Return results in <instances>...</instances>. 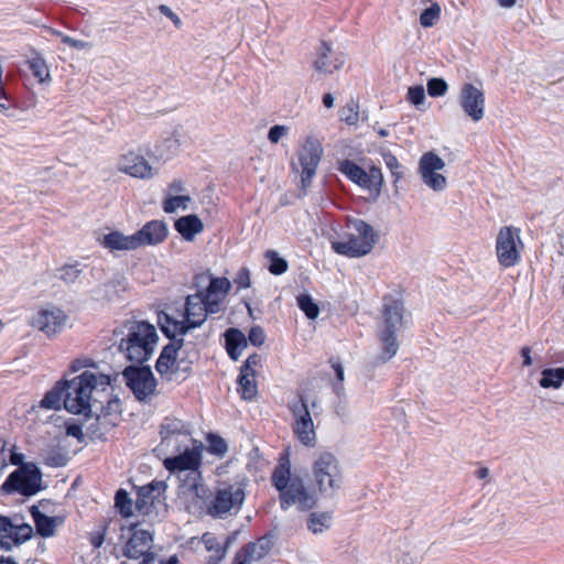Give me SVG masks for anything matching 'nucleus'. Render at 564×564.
Returning <instances> with one entry per match:
<instances>
[{"label": "nucleus", "mask_w": 564, "mask_h": 564, "mask_svg": "<svg viewBox=\"0 0 564 564\" xmlns=\"http://www.w3.org/2000/svg\"><path fill=\"white\" fill-rule=\"evenodd\" d=\"M177 445V454L166 457L163 465L171 474L181 478L182 473H187L183 480L182 488L191 495L202 498L205 494L203 485L200 466L203 459V443L194 440L189 435H184Z\"/></svg>", "instance_id": "nucleus-1"}, {"label": "nucleus", "mask_w": 564, "mask_h": 564, "mask_svg": "<svg viewBox=\"0 0 564 564\" xmlns=\"http://www.w3.org/2000/svg\"><path fill=\"white\" fill-rule=\"evenodd\" d=\"M110 381V376L89 370L69 381H64V408L69 413L89 415L93 392L99 389L105 390Z\"/></svg>", "instance_id": "nucleus-2"}, {"label": "nucleus", "mask_w": 564, "mask_h": 564, "mask_svg": "<svg viewBox=\"0 0 564 564\" xmlns=\"http://www.w3.org/2000/svg\"><path fill=\"white\" fill-rule=\"evenodd\" d=\"M115 334L120 336L118 350L132 362L123 370V379L135 399L141 401V322L127 321Z\"/></svg>", "instance_id": "nucleus-3"}, {"label": "nucleus", "mask_w": 564, "mask_h": 564, "mask_svg": "<svg viewBox=\"0 0 564 564\" xmlns=\"http://www.w3.org/2000/svg\"><path fill=\"white\" fill-rule=\"evenodd\" d=\"M271 481L280 492L282 510H288L291 506L296 505L300 510L305 511L316 506V497L306 489L303 480L291 476L289 459H281L272 473Z\"/></svg>", "instance_id": "nucleus-4"}, {"label": "nucleus", "mask_w": 564, "mask_h": 564, "mask_svg": "<svg viewBox=\"0 0 564 564\" xmlns=\"http://www.w3.org/2000/svg\"><path fill=\"white\" fill-rule=\"evenodd\" d=\"M203 299V291L186 296L184 313L174 316L162 313L159 315L161 330L167 338L183 337L191 329L200 327L208 315Z\"/></svg>", "instance_id": "nucleus-5"}, {"label": "nucleus", "mask_w": 564, "mask_h": 564, "mask_svg": "<svg viewBox=\"0 0 564 564\" xmlns=\"http://www.w3.org/2000/svg\"><path fill=\"white\" fill-rule=\"evenodd\" d=\"M248 480L242 477L234 482H221L207 503L206 512L214 519L236 516L246 500Z\"/></svg>", "instance_id": "nucleus-6"}, {"label": "nucleus", "mask_w": 564, "mask_h": 564, "mask_svg": "<svg viewBox=\"0 0 564 564\" xmlns=\"http://www.w3.org/2000/svg\"><path fill=\"white\" fill-rule=\"evenodd\" d=\"M135 501L129 498L124 489L116 492L115 506L120 514L127 520L121 525L120 538L126 543V555L130 558L139 560L141 557V529L139 522H131L129 519L133 516V506L141 510V487H134Z\"/></svg>", "instance_id": "nucleus-7"}, {"label": "nucleus", "mask_w": 564, "mask_h": 564, "mask_svg": "<svg viewBox=\"0 0 564 564\" xmlns=\"http://www.w3.org/2000/svg\"><path fill=\"white\" fill-rule=\"evenodd\" d=\"M346 239L332 241V249L340 256L360 258L371 252L378 240L373 227L362 219L348 221Z\"/></svg>", "instance_id": "nucleus-8"}, {"label": "nucleus", "mask_w": 564, "mask_h": 564, "mask_svg": "<svg viewBox=\"0 0 564 564\" xmlns=\"http://www.w3.org/2000/svg\"><path fill=\"white\" fill-rule=\"evenodd\" d=\"M312 474L322 495L333 497L341 488L343 474L337 458L332 453L324 452L316 457Z\"/></svg>", "instance_id": "nucleus-9"}, {"label": "nucleus", "mask_w": 564, "mask_h": 564, "mask_svg": "<svg viewBox=\"0 0 564 564\" xmlns=\"http://www.w3.org/2000/svg\"><path fill=\"white\" fill-rule=\"evenodd\" d=\"M42 473L33 463H25L11 473L2 484L4 492H19L23 496H33L41 489Z\"/></svg>", "instance_id": "nucleus-10"}, {"label": "nucleus", "mask_w": 564, "mask_h": 564, "mask_svg": "<svg viewBox=\"0 0 564 564\" xmlns=\"http://www.w3.org/2000/svg\"><path fill=\"white\" fill-rule=\"evenodd\" d=\"M522 240L520 229L513 226L502 227L496 239V253L500 265L511 268L521 260Z\"/></svg>", "instance_id": "nucleus-11"}, {"label": "nucleus", "mask_w": 564, "mask_h": 564, "mask_svg": "<svg viewBox=\"0 0 564 564\" xmlns=\"http://www.w3.org/2000/svg\"><path fill=\"white\" fill-rule=\"evenodd\" d=\"M166 487L165 481H152L150 485L143 486V522H156L165 517L167 512Z\"/></svg>", "instance_id": "nucleus-12"}, {"label": "nucleus", "mask_w": 564, "mask_h": 564, "mask_svg": "<svg viewBox=\"0 0 564 564\" xmlns=\"http://www.w3.org/2000/svg\"><path fill=\"white\" fill-rule=\"evenodd\" d=\"M338 171L343 173L349 181L365 189L375 188L380 191L383 184V175L379 167L372 166L369 172L359 166L351 160H341L338 162Z\"/></svg>", "instance_id": "nucleus-13"}, {"label": "nucleus", "mask_w": 564, "mask_h": 564, "mask_svg": "<svg viewBox=\"0 0 564 564\" xmlns=\"http://www.w3.org/2000/svg\"><path fill=\"white\" fill-rule=\"evenodd\" d=\"M178 140L174 137H166L155 143L147 152L149 160L143 158V178H151L156 175L166 161L171 160L178 149Z\"/></svg>", "instance_id": "nucleus-14"}, {"label": "nucleus", "mask_w": 564, "mask_h": 564, "mask_svg": "<svg viewBox=\"0 0 564 564\" xmlns=\"http://www.w3.org/2000/svg\"><path fill=\"white\" fill-rule=\"evenodd\" d=\"M445 169L444 160L430 151L424 153L419 162V173L423 183L435 192H442L447 185L446 177L440 173Z\"/></svg>", "instance_id": "nucleus-15"}, {"label": "nucleus", "mask_w": 564, "mask_h": 564, "mask_svg": "<svg viewBox=\"0 0 564 564\" xmlns=\"http://www.w3.org/2000/svg\"><path fill=\"white\" fill-rule=\"evenodd\" d=\"M66 313L57 306L41 307L31 318L30 324L34 328L52 337L61 333L67 323Z\"/></svg>", "instance_id": "nucleus-16"}, {"label": "nucleus", "mask_w": 564, "mask_h": 564, "mask_svg": "<svg viewBox=\"0 0 564 564\" xmlns=\"http://www.w3.org/2000/svg\"><path fill=\"white\" fill-rule=\"evenodd\" d=\"M459 106L467 117L478 122L485 116V94L481 88L466 83L459 93Z\"/></svg>", "instance_id": "nucleus-17"}, {"label": "nucleus", "mask_w": 564, "mask_h": 564, "mask_svg": "<svg viewBox=\"0 0 564 564\" xmlns=\"http://www.w3.org/2000/svg\"><path fill=\"white\" fill-rule=\"evenodd\" d=\"M98 243L109 252L132 251L141 246V229L132 235H124L119 230H111L97 238Z\"/></svg>", "instance_id": "nucleus-18"}, {"label": "nucleus", "mask_w": 564, "mask_h": 564, "mask_svg": "<svg viewBox=\"0 0 564 564\" xmlns=\"http://www.w3.org/2000/svg\"><path fill=\"white\" fill-rule=\"evenodd\" d=\"M33 529L29 524H15L9 518L0 516V547L11 550L29 540Z\"/></svg>", "instance_id": "nucleus-19"}, {"label": "nucleus", "mask_w": 564, "mask_h": 564, "mask_svg": "<svg viewBox=\"0 0 564 564\" xmlns=\"http://www.w3.org/2000/svg\"><path fill=\"white\" fill-rule=\"evenodd\" d=\"M170 339L171 341L163 347L155 364L156 371L167 381H171L177 371V354L184 343L183 337Z\"/></svg>", "instance_id": "nucleus-20"}, {"label": "nucleus", "mask_w": 564, "mask_h": 564, "mask_svg": "<svg viewBox=\"0 0 564 564\" xmlns=\"http://www.w3.org/2000/svg\"><path fill=\"white\" fill-rule=\"evenodd\" d=\"M345 64V55L341 52L334 51L329 43L322 42L316 48V57L313 67L322 74H332Z\"/></svg>", "instance_id": "nucleus-21"}, {"label": "nucleus", "mask_w": 564, "mask_h": 564, "mask_svg": "<svg viewBox=\"0 0 564 564\" xmlns=\"http://www.w3.org/2000/svg\"><path fill=\"white\" fill-rule=\"evenodd\" d=\"M403 303L392 296H384L382 303L381 329L399 332L403 325Z\"/></svg>", "instance_id": "nucleus-22"}, {"label": "nucleus", "mask_w": 564, "mask_h": 564, "mask_svg": "<svg viewBox=\"0 0 564 564\" xmlns=\"http://www.w3.org/2000/svg\"><path fill=\"white\" fill-rule=\"evenodd\" d=\"M322 153L323 149L319 141L312 137L307 138L300 153V164L302 169L308 171V175L312 171L317 170Z\"/></svg>", "instance_id": "nucleus-23"}, {"label": "nucleus", "mask_w": 564, "mask_h": 564, "mask_svg": "<svg viewBox=\"0 0 564 564\" xmlns=\"http://www.w3.org/2000/svg\"><path fill=\"white\" fill-rule=\"evenodd\" d=\"M226 350L232 360H238L247 347V338L238 328H228L225 334Z\"/></svg>", "instance_id": "nucleus-24"}, {"label": "nucleus", "mask_w": 564, "mask_h": 564, "mask_svg": "<svg viewBox=\"0 0 564 564\" xmlns=\"http://www.w3.org/2000/svg\"><path fill=\"white\" fill-rule=\"evenodd\" d=\"M174 227L187 241L193 240L194 237L204 229L202 220L196 215H187L178 218Z\"/></svg>", "instance_id": "nucleus-25"}, {"label": "nucleus", "mask_w": 564, "mask_h": 564, "mask_svg": "<svg viewBox=\"0 0 564 564\" xmlns=\"http://www.w3.org/2000/svg\"><path fill=\"white\" fill-rule=\"evenodd\" d=\"M397 333L394 330L379 329L378 338L380 343V359L388 361L394 357L399 349V343L397 340Z\"/></svg>", "instance_id": "nucleus-26"}, {"label": "nucleus", "mask_w": 564, "mask_h": 564, "mask_svg": "<svg viewBox=\"0 0 564 564\" xmlns=\"http://www.w3.org/2000/svg\"><path fill=\"white\" fill-rule=\"evenodd\" d=\"M163 441H175V444H180L184 435H189L185 424L177 419H165L161 425L160 431Z\"/></svg>", "instance_id": "nucleus-27"}, {"label": "nucleus", "mask_w": 564, "mask_h": 564, "mask_svg": "<svg viewBox=\"0 0 564 564\" xmlns=\"http://www.w3.org/2000/svg\"><path fill=\"white\" fill-rule=\"evenodd\" d=\"M167 226L161 220H152L143 225V245H158L167 237Z\"/></svg>", "instance_id": "nucleus-28"}, {"label": "nucleus", "mask_w": 564, "mask_h": 564, "mask_svg": "<svg viewBox=\"0 0 564 564\" xmlns=\"http://www.w3.org/2000/svg\"><path fill=\"white\" fill-rule=\"evenodd\" d=\"M28 65L40 84L48 85L52 82L50 66L43 56L34 54L28 59Z\"/></svg>", "instance_id": "nucleus-29"}, {"label": "nucleus", "mask_w": 564, "mask_h": 564, "mask_svg": "<svg viewBox=\"0 0 564 564\" xmlns=\"http://www.w3.org/2000/svg\"><path fill=\"white\" fill-rule=\"evenodd\" d=\"M32 517L37 533L41 536H52L57 525V519L42 513L37 508H32Z\"/></svg>", "instance_id": "nucleus-30"}, {"label": "nucleus", "mask_w": 564, "mask_h": 564, "mask_svg": "<svg viewBox=\"0 0 564 564\" xmlns=\"http://www.w3.org/2000/svg\"><path fill=\"white\" fill-rule=\"evenodd\" d=\"M564 382V368H545L541 372L540 387L544 389H560Z\"/></svg>", "instance_id": "nucleus-31"}, {"label": "nucleus", "mask_w": 564, "mask_h": 564, "mask_svg": "<svg viewBox=\"0 0 564 564\" xmlns=\"http://www.w3.org/2000/svg\"><path fill=\"white\" fill-rule=\"evenodd\" d=\"M271 547V542L267 538L259 539L254 543H249L241 556L249 562L262 558L268 554Z\"/></svg>", "instance_id": "nucleus-32"}, {"label": "nucleus", "mask_w": 564, "mask_h": 564, "mask_svg": "<svg viewBox=\"0 0 564 564\" xmlns=\"http://www.w3.org/2000/svg\"><path fill=\"white\" fill-rule=\"evenodd\" d=\"M119 170L133 177L141 176V156L137 152H129L119 161Z\"/></svg>", "instance_id": "nucleus-33"}, {"label": "nucleus", "mask_w": 564, "mask_h": 564, "mask_svg": "<svg viewBox=\"0 0 564 564\" xmlns=\"http://www.w3.org/2000/svg\"><path fill=\"white\" fill-rule=\"evenodd\" d=\"M332 520L330 512H312L307 518V529L314 534L322 533L330 528Z\"/></svg>", "instance_id": "nucleus-34"}, {"label": "nucleus", "mask_w": 564, "mask_h": 564, "mask_svg": "<svg viewBox=\"0 0 564 564\" xmlns=\"http://www.w3.org/2000/svg\"><path fill=\"white\" fill-rule=\"evenodd\" d=\"M238 392L245 400H252L258 392L256 383V375L252 372H241L238 377Z\"/></svg>", "instance_id": "nucleus-35"}, {"label": "nucleus", "mask_w": 564, "mask_h": 564, "mask_svg": "<svg viewBox=\"0 0 564 564\" xmlns=\"http://www.w3.org/2000/svg\"><path fill=\"white\" fill-rule=\"evenodd\" d=\"M203 543L207 551L215 552L214 555L209 556L208 564H218L225 557L226 551L214 534L205 533L203 535Z\"/></svg>", "instance_id": "nucleus-36"}, {"label": "nucleus", "mask_w": 564, "mask_h": 564, "mask_svg": "<svg viewBox=\"0 0 564 564\" xmlns=\"http://www.w3.org/2000/svg\"><path fill=\"white\" fill-rule=\"evenodd\" d=\"M289 409L293 415L294 423H310L313 422L307 402L303 397H299L296 400L289 404Z\"/></svg>", "instance_id": "nucleus-37"}, {"label": "nucleus", "mask_w": 564, "mask_h": 564, "mask_svg": "<svg viewBox=\"0 0 564 564\" xmlns=\"http://www.w3.org/2000/svg\"><path fill=\"white\" fill-rule=\"evenodd\" d=\"M64 382L56 384L51 391H48L41 401V406L48 410H58L64 401Z\"/></svg>", "instance_id": "nucleus-38"}, {"label": "nucleus", "mask_w": 564, "mask_h": 564, "mask_svg": "<svg viewBox=\"0 0 564 564\" xmlns=\"http://www.w3.org/2000/svg\"><path fill=\"white\" fill-rule=\"evenodd\" d=\"M293 431L297 440L305 446H313L315 444V430L314 423H294Z\"/></svg>", "instance_id": "nucleus-39"}, {"label": "nucleus", "mask_w": 564, "mask_h": 564, "mask_svg": "<svg viewBox=\"0 0 564 564\" xmlns=\"http://www.w3.org/2000/svg\"><path fill=\"white\" fill-rule=\"evenodd\" d=\"M189 202L191 197L188 195H166L163 202V210L167 214L186 210Z\"/></svg>", "instance_id": "nucleus-40"}, {"label": "nucleus", "mask_w": 564, "mask_h": 564, "mask_svg": "<svg viewBox=\"0 0 564 564\" xmlns=\"http://www.w3.org/2000/svg\"><path fill=\"white\" fill-rule=\"evenodd\" d=\"M296 303L299 308L305 314L308 319H316L319 315V307L314 302L313 297L303 293L296 296Z\"/></svg>", "instance_id": "nucleus-41"}, {"label": "nucleus", "mask_w": 564, "mask_h": 564, "mask_svg": "<svg viewBox=\"0 0 564 564\" xmlns=\"http://www.w3.org/2000/svg\"><path fill=\"white\" fill-rule=\"evenodd\" d=\"M441 6L436 2L423 10L420 15V24L423 28H432L441 18Z\"/></svg>", "instance_id": "nucleus-42"}, {"label": "nucleus", "mask_w": 564, "mask_h": 564, "mask_svg": "<svg viewBox=\"0 0 564 564\" xmlns=\"http://www.w3.org/2000/svg\"><path fill=\"white\" fill-rule=\"evenodd\" d=\"M265 258L269 260V271L274 275L286 272L289 265L285 259L281 258L274 250H268Z\"/></svg>", "instance_id": "nucleus-43"}, {"label": "nucleus", "mask_w": 564, "mask_h": 564, "mask_svg": "<svg viewBox=\"0 0 564 564\" xmlns=\"http://www.w3.org/2000/svg\"><path fill=\"white\" fill-rule=\"evenodd\" d=\"M360 113H359V105L350 100L347 102L341 111H340V119L346 122L349 126H355L359 121Z\"/></svg>", "instance_id": "nucleus-44"}, {"label": "nucleus", "mask_w": 564, "mask_h": 564, "mask_svg": "<svg viewBox=\"0 0 564 564\" xmlns=\"http://www.w3.org/2000/svg\"><path fill=\"white\" fill-rule=\"evenodd\" d=\"M80 272L82 269L79 268V263L65 264L57 270L56 278L67 284H70L78 279Z\"/></svg>", "instance_id": "nucleus-45"}, {"label": "nucleus", "mask_w": 564, "mask_h": 564, "mask_svg": "<svg viewBox=\"0 0 564 564\" xmlns=\"http://www.w3.org/2000/svg\"><path fill=\"white\" fill-rule=\"evenodd\" d=\"M231 289V283L227 278H212L206 289V293L219 294L226 296Z\"/></svg>", "instance_id": "nucleus-46"}, {"label": "nucleus", "mask_w": 564, "mask_h": 564, "mask_svg": "<svg viewBox=\"0 0 564 564\" xmlns=\"http://www.w3.org/2000/svg\"><path fill=\"white\" fill-rule=\"evenodd\" d=\"M206 440H207V449L210 454L221 457L227 453L228 445L223 437H220L216 434H208Z\"/></svg>", "instance_id": "nucleus-47"}, {"label": "nucleus", "mask_w": 564, "mask_h": 564, "mask_svg": "<svg viewBox=\"0 0 564 564\" xmlns=\"http://www.w3.org/2000/svg\"><path fill=\"white\" fill-rule=\"evenodd\" d=\"M383 162L387 169L391 172L394 177V182H398L403 176V167L399 163L398 159L391 152L382 153Z\"/></svg>", "instance_id": "nucleus-48"}, {"label": "nucleus", "mask_w": 564, "mask_h": 564, "mask_svg": "<svg viewBox=\"0 0 564 564\" xmlns=\"http://www.w3.org/2000/svg\"><path fill=\"white\" fill-rule=\"evenodd\" d=\"M427 94L431 97H441L444 96L448 90V85L443 78H431L426 84Z\"/></svg>", "instance_id": "nucleus-49"}, {"label": "nucleus", "mask_w": 564, "mask_h": 564, "mask_svg": "<svg viewBox=\"0 0 564 564\" xmlns=\"http://www.w3.org/2000/svg\"><path fill=\"white\" fill-rule=\"evenodd\" d=\"M158 381L149 366L143 365V400L153 394L156 390Z\"/></svg>", "instance_id": "nucleus-50"}, {"label": "nucleus", "mask_w": 564, "mask_h": 564, "mask_svg": "<svg viewBox=\"0 0 564 564\" xmlns=\"http://www.w3.org/2000/svg\"><path fill=\"white\" fill-rule=\"evenodd\" d=\"M225 297L226 296H220L219 294H214L212 296V293L203 292V299L209 314H216L220 311V305Z\"/></svg>", "instance_id": "nucleus-51"}, {"label": "nucleus", "mask_w": 564, "mask_h": 564, "mask_svg": "<svg viewBox=\"0 0 564 564\" xmlns=\"http://www.w3.org/2000/svg\"><path fill=\"white\" fill-rule=\"evenodd\" d=\"M143 327V361L148 359V354L150 352L149 346L153 343V337H156L154 327L144 322L142 324Z\"/></svg>", "instance_id": "nucleus-52"}, {"label": "nucleus", "mask_w": 564, "mask_h": 564, "mask_svg": "<svg viewBox=\"0 0 564 564\" xmlns=\"http://www.w3.org/2000/svg\"><path fill=\"white\" fill-rule=\"evenodd\" d=\"M408 99L414 106H420L425 101V90L423 86L417 85L410 87L408 90Z\"/></svg>", "instance_id": "nucleus-53"}, {"label": "nucleus", "mask_w": 564, "mask_h": 564, "mask_svg": "<svg viewBox=\"0 0 564 564\" xmlns=\"http://www.w3.org/2000/svg\"><path fill=\"white\" fill-rule=\"evenodd\" d=\"M289 132V128L286 126L275 124L270 128L268 133V139L271 143H278L283 137H285Z\"/></svg>", "instance_id": "nucleus-54"}, {"label": "nucleus", "mask_w": 564, "mask_h": 564, "mask_svg": "<svg viewBox=\"0 0 564 564\" xmlns=\"http://www.w3.org/2000/svg\"><path fill=\"white\" fill-rule=\"evenodd\" d=\"M248 340L253 346H261L265 340L264 330L260 326H253L249 332L247 341Z\"/></svg>", "instance_id": "nucleus-55"}, {"label": "nucleus", "mask_w": 564, "mask_h": 564, "mask_svg": "<svg viewBox=\"0 0 564 564\" xmlns=\"http://www.w3.org/2000/svg\"><path fill=\"white\" fill-rule=\"evenodd\" d=\"M234 282L237 284V286L239 289H247L250 286L251 284V281H250V272L247 268H241L235 279H234Z\"/></svg>", "instance_id": "nucleus-56"}, {"label": "nucleus", "mask_w": 564, "mask_h": 564, "mask_svg": "<svg viewBox=\"0 0 564 564\" xmlns=\"http://www.w3.org/2000/svg\"><path fill=\"white\" fill-rule=\"evenodd\" d=\"M260 356L257 354L250 355L245 364L241 366L240 371L241 372H252L256 375V368L260 365Z\"/></svg>", "instance_id": "nucleus-57"}, {"label": "nucleus", "mask_w": 564, "mask_h": 564, "mask_svg": "<svg viewBox=\"0 0 564 564\" xmlns=\"http://www.w3.org/2000/svg\"><path fill=\"white\" fill-rule=\"evenodd\" d=\"M159 11L165 15L166 18H169L173 24L180 29L182 26V20L180 19V17L177 14H175L170 7L165 6V4H161L159 7Z\"/></svg>", "instance_id": "nucleus-58"}, {"label": "nucleus", "mask_w": 564, "mask_h": 564, "mask_svg": "<svg viewBox=\"0 0 564 564\" xmlns=\"http://www.w3.org/2000/svg\"><path fill=\"white\" fill-rule=\"evenodd\" d=\"M66 463H67L66 457L64 455H61V454L47 456L45 458V464L51 466V467H62V466H65Z\"/></svg>", "instance_id": "nucleus-59"}, {"label": "nucleus", "mask_w": 564, "mask_h": 564, "mask_svg": "<svg viewBox=\"0 0 564 564\" xmlns=\"http://www.w3.org/2000/svg\"><path fill=\"white\" fill-rule=\"evenodd\" d=\"M531 347L523 346L520 350L521 357H522V366L523 367H530L533 364L532 357H531Z\"/></svg>", "instance_id": "nucleus-60"}, {"label": "nucleus", "mask_w": 564, "mask_h": 564, "mask_svg": "<svg viewBox=\"0 0 564 564\" xmlns=\"http://www.w3.org/2000/svg\"><path fill=\"white\" fill-rule=\"evenodd\" d=\"M185 191L184 183L182 181H174L169 186V192L166 195H182Z\"/></svg>", "instance_id": "nucleus-61"}, {"label": "nucleus", "mask_w": 564, "mask_h": 564, "mask_svg": "<svg viewBox=\"0 0 564 564\" xmlns=\"http://www.w3.org/2000/svg\"><path fill=\"white\" fill-rule=\"evenodd\" d=\"M66 433H67V435L73 436L77 440H80L83 437L82 427L77 424H69L66 427Z\"/></svg>", "instance_id": "nucleus-62"}, {"label": "nucleus", "mask_w": 564, "mask_h": 564, "mask_svg": "<svg viewBox=\"0 0 564 564\" xmlns=\"http://www.w3.org/2000/svg\"><path fill=\"white\" fill-rule=\"evenodd\" d=\"M307 170L305 169H302V173H301V182H302V186L304 188L308 187L311 185V182H312V178L313 176L315 175L316 171H312L310 173V175L307 174Z\"/></svg>", "instance_id": "nucleus-63"}, {"label": "nucleus", "mask_w": 564, "mask_h": 564, "mask_svg": "<svg viewBox=\"0 0 564 564\" xmlns=\"http://www.w3.org/2000/svg\"><path fill=\"white\" fill-rule=\"evenodd\" d=\"M23 454H20V453H12L11 456H10V462L12 465H17V466H22L24 465L23 463Z\"/></svg>", "instance_id": "nucleus-64"}]
</instances>
